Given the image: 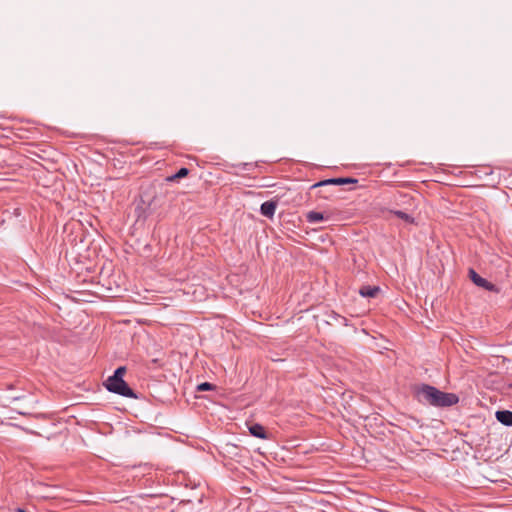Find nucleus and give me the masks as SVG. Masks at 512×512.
I'll list each match as a JSON object with an SVG mask.
<instances>
[{"label": "nucleus", "mask_w": 512, "mask_h": 512, "mask_svg": "<svg viewBox=\"0 0 512 512\" xmlns=\"http://www.w3.org/2000/svg\"><path fill=\"white\" fill-rule=\"evenodd\" d=\"M419 402L435 407H450L458 403L459 398L454 393L442 392L434 386L423 384L416 390Z\"/></svg>", "instance_id": "f257e3e1"}, {"label": "nucleus", "mask_w": 512, "mask_h": 512, "mask_svg": "<svg viewBox=\"0 0 512 512\" xmlns=\"http://www.w3.org/2000/svg\"><path fill=\"white\" fill-rule=\"evenodd\" d=\"M125 372V367H118L114 371V374L108 377L104 385L108 391L113 392L115 394L128 398H137L134 391L128 386V384L123 379Z\"/></svg>", "instance_id": "f03ea898"}, {"label": "nucleus", "mask_w": 512, "mask_h": 512, "mask_svg": "<svg viewBox=\"0 0 512 512\" xmlns=\"http://www.w3.org/2000/svg\"><path fill=\"white\" fill-rule=\"evenodd\" d=\"M349 183H357V180L353 179V178H331V179L322 180V181L314 184L312 187L316 188V187H321V186H326V185H344V184H349Z\"/></svg>", "instance_id": "7ed1b4c3"}, {"label": "nucleus", "mask_w": 512, "mask_h": 512, "mask_svg": "<svg viewBox=\"0 0 512 512\" xmlns=\"http://www.w3.org/2000/svg\"><path fill=\"white\" fill-rule=\"evenodd\" d=\"M469 276H470L471 281L478 287H482L489 291L493 290L494 285L491 284L490 282H488L486 279L482 278L473 269L469 270Z\"/></svg>", "instance_id": "20e7f679"}, {"label": "nucleus", "mask_w": 512, "mask_h": 512, "mask_svg": "<svg viewBox=\"0 0 512 512\" xmlns=\"http://www.w3.org/2000/svg\"><path fill=\"white\" fill-rule=\"evenodd\" d=\"M277 208V202L276 201H266L261 204L260 212L263 216L267 218H272L275 214Z\"/></svg>", "instance_id": "39448f33"}, {"label": "nucleus", "mask_w": 512, "mask_h": 512, "mask_svg": "<svg viewBox=\"0 0 512 512\" xmlns=\"http://www.w3.org/2000/svg\"><path fill=\"white\" fill-rule=\"evenodd\" d=\"M497 421L505 426H512V412L509 410H499L495 413Z\"/></svg>", "instance_id": "423d86ee"}, {"label": "nucleus", "mask_w": 512, "mask_h": 512, "mask_svg": "<svg viewBox=\"0 0 512 512\" xmlns=\"http://www.w3.org/2000/svg\"><path fill=\"white\" fill-rule=\"evenodd\" d=\"M249 432L256 438L267 439V433L261 424H253L249 427Z\"/></svg>", "instance_id": "0eeeda50"}, {"label": "nucleus", "mask_w": 512, "mask_h": 512, "mask_svg": "<svg viewBox=\"0 0 512 512\" xmlns=\"http://www.w3.org/2000/svg\"><path fill=\"white\" fill-rule=\"evenodd\" d=\"M380 292L378 286H363L359 290V294L366 298H374Z\"/></svg>", "instance_id": "6e6552de"}, {"label": "nucleus", "mask_w": 512, "mask_h": 512, "mask_svg": "<svg viewBox=\"0 0 512 512\" xmlns=\"http://www.w3.org/2000/svg\"><path fill=\"white\" fill-rule=\"evenodd\" d=\"M391 213H393L395 216H397L398 218H400L401 220H403L406 223H409V224L414 223V218L406 212H403L400 210H395V211H391Z\"/></svg>", "instance_id": "1a4fd4ad"}, {"label": "nucleus", "mask_w": 512, "mask_h": 512, "mask_svg": "<svg viewBox=\"0 0 512 512\" xmlns=\"http://www.w3.org/2000/svg\"><path fill=\"white\" fill-rule=\"evenodd\" d=\"M323 219H324L323 214L320 212L310 211L307 214V220L310 223H317V222L322 221Z\"/></svg>", "instance_id": "9d476101"}, {"label": "nucleus", "mask_w": 512, "mask_h": 512, "mask_svg": "<svg viewBox=\"0 0 512 512\" xmlns=\"http://www.w3.org/2000/svg\"><path fill=\"white\" fill-rule=\"evenodd\" d=\"M188 174H189V170L187 168L183 167V168L179 169V171L177 173H175L174 175L169 176L167 178V180L168 181H176L178 179L186 177Z\"/></svg>", "instance_id": "9b49d317"}, {"label": "nucleus", "mask_w": 512, "mask_h": 512, "mask_svg": "<svg viewBox=\"0 0 512 512\" xmlns=\"http://www.w3.org/2000/svg\"><path fill=\"white\" fill-rule=\"evenodd\" d=\"M330 318L331 320H334V321H337L339 322L340 324H343V325H347V320L346 318L342 317L341 315L333 312L331 315H330Z\"/></svg>", "instance_id": "f8f14e48"}, {"label": "nucleus", "mask_w": 512, "mask_h": 512, "mask_svg": "<svg viewBox=\"0 0 512 512\" xmlns=\"http://www.w3.org/2000/svg\"><path fill=\"white\" fill-rule=\"evenodd\" d=\"M214 386L211 383L203 382L197 386L198 391H209L213 390Z\"/></svg>", "instance_id": "ddd939ff"}, {"label": "nucleus", "mask_w": 512, "mask_h": 512, "mask_svg": "<svg viewBox=\"0 0 512 512\" xmlns=\"http://www.w3.org/2000/svg\"><path fill=\"white\" fill-rule=\"evenodd\" d=\"M15 512H26L23 508H16Z\"/></svg>", "instance_id": "4468645a"}, {"label": "nucleus", "mask_w": 512, "mask_h": 512, "mask_svg": "<svg viewBox=\"0 0 512 512\" xmlns=\"http://www.w3.org/2000/svg\"><path fill=\"white\" fill-rule=\"evenodd\" d=\"M508 388H509V389H512V383H511V384H509Z\"/></svg>", "instance_id": "2eb2a0df"}]
</instances>
